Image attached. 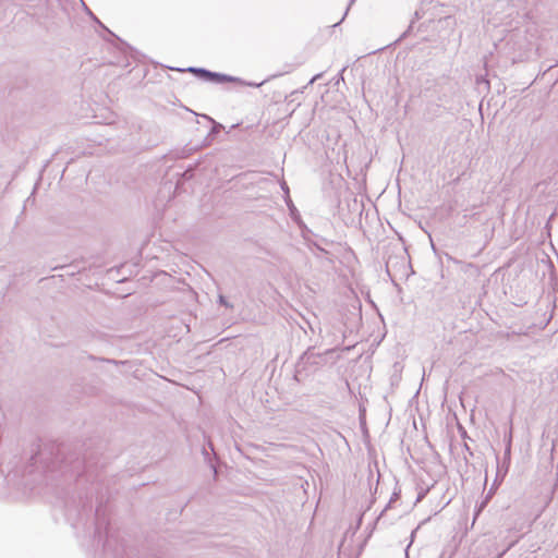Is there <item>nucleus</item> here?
Segmentation results:
<instances>
[{
    "mask_svg": "<svg viewBox=\"0 0 558 558\" xmlns=\"http://www.w3.org/2000/svg\"><path fill=\"white\" fill-rule=\"evenodd\" d=\"M100 514H101V509L100 508H97L96 509V518H97V531L99 532V518H100Z\"/></svg>",
    "mask_w": 558,
    "mask_h": 558,
    "instance_id": "1a4fd4ad",
    "label": "nucleus"
},
{
    "mask_svg": "<svg viewBox=\"0 0 558 558\" xmlns=\"http://www.w3.org/2000/svg\"><path fill=\"white\" fill-rule=\"evenodd\" d=\"M220 128H221V124H217V123H215V125H214V128H213V131H214V132H218Z\"/></svg>",
    "mask_w": 558,
    "mask_h": 558,
    "instance_id": "ddd939ff",
    "label": "nucleus"
},
{
    "mask_svg": "<svg viewBox=\"0 0 558 558\" xmlns=\"http://www.w3.org/2000/svg\"><path fill=\"white\" fill-rule=\"evenodd\" d=\"M353 2H354V0H351V1H350V4H349V7H350V5H351V4L353 3Z\"/></svg>",
    "mask_w": 558,
    "mask_h": 558,
    "instance_id": "6ab92c4d",
    "label": "nucleus"
},
{
    "mask_svg": "<svg viewBox=\"0 0 558 558\" xmlns=\"http://www.w3.org/2000/svg\"><path fill=\"white\" fill-rule=\"evenodd\" d=\"M511 441H512V430L510 429V432L507 436V445L511 446Z\"/></svg>",
    "mask_w": 558,
    "mask_h": 558,
    "instance_id": "9d476101",
    "label": "nucleus"
},
{
    "mask_svg": "<svg viewBox=\"0 0 558 558\" xmlns=\"http://www.w3.org/2000/svg\"><path fill=\"white\" fill-rule=\"evenodd\" d=\"M263 83H247L248 86L259 87Z\"/></svg>",
    "mask_w": 558,
    "mask_h": 558,
    "instance_id": "4468645a",
    "label": "nucleus"
},
{
    "mask_svg": "<svg viewBox=\"0 0 558 558\" xmlns=\"http://www.w3.org/2000/svg\"><path fill=\"white\" fill-rule=\"evenodd\" d=\"M487 495H490V498H492V497H493V495H494V488H490V490L488 492V494H487Z\"/></svg>",
    "mask_w": 558,
    "mask_h": 558,
    "instance_id": "dca6fc26",
    "label": "nucleus"
},
{
    "mask_svg": "<svg viewBox=\"0 0 558 558\" xmlns=\"http://www.w3.org/2000/svg\"><path fill=\"white\" fill-rule=\"evenodd\" d=\"M281 186H282V190H284L286 193L288 194L289 193V189H288L286 182H283Z\"/></svg>",
    "mask_w": 558,
    "mask_h": 558,
    "instance_id": "2eb2a0df",
    "label": "nucleus"
},
{
    "mask_svg": "<svg viewBox=\"0 0 558 558\" xmlns=\"http://www.w3.org/2000/svg\"><path fill=\"white\" fill-rule=\"evenodd\" d=\"M109 546H110V539L107 538L105 544H104V548H105L106 551L108 550Z\"/></svg>",
    "mask_w": 558,
    "mask_h": 558,
    "instance_id": "9b49d317",
    "label": "nucleus"
},
{
    "mask_svg": "<svg viewBox=\"0 0 558 558\" xmlns=\"http://www.w3.org/2000/svg\"><path fill=\"white\" fill-rule=\"evenodd\" d=\"M219 303L226 307H232V305L226 300L223 295H219Z\"/></svg>",
    "mask_w": 558,
    "mask_h": 558,
    "instance_id": "6e6552de",
    "label": "nucleus"
},
{
    "mask_svg": "<svg viewBox=\"0 0 558 558\" xmlns=\"http://www.w3.org/2000/svg\"><path fill=\"white\" fill-rule=\"evenodd\" d=\"M209 82H213V83H226V82L243 83L239 77L230 76V75L221 74V73H217V72H211Z\"/></svg>",
    "mask_w": 558,
    "mask_h": 558,
    "instance_id": "7ed1b4c3",
    "label": "nucleus"
},
{
    "mask_svg": "<svg viewBox=\"0 0 558 558\" xmlns=\"http://www.w3.org/2000/svg\"><path fill=\"white\" fill-rule=\"evenodd\" d=\"M465 449L470 452V454H472V452L470 451V447H468L466 445H465Z\"/></svg>",
    "mask_w": 558,
    "mask_h": 558,
    "instance_id": "a211bd4d",
    "label": "nucleus"
},
{
    "mask_svg": "<svg viewBox=\"0 0 558 558\" xmlns=\"http://www.w3.org/2000/svg\"><path fill=\"white\" fill-rule=\"evenodd\" d=\"M187 71L207 82H209V78L211 76V71L204 69V68H193L192 66V68H189Z\"/></svg>",
    "mask_w": 558,
    "mask_h": 558,
    "instance_id": "20e7f679",
    "label": "nucleus"
},
{
    "mask_svg": "<svg viewBox=\"0 0 558 558\" xmlns=\"http://www.w3.org/2000/svg\"><path fill=\"white\" fill-rule=\"evenodd\" d=\"M335 352L333 348L327 349L324 353H315L314 347L308 348L300 357L298 373L315 372L327 364V355Z\"/></svg>",
    "mask_w": 558,
    "mask_h": 558,
    "instance_id": "f03ea898",
    "label": "nucleus"
},
{
    "mask_svg": "<svg viewBox=\"0 0 558 558\" xmlns=\"http://www.w3.org/2000/svg\"><path fill=\"white\" fill-rule=\"evenodd\" d=\"M490 500V495H486L485 498L476 506L475 513H474V521L477 519L480 513L485 509L487 504Z\"/></svg>",
    "mask_w": 558,
    "mask_h": 558,
    "instance_id": "423d86ee",
    "label": "nucleus"
},
{
    "mask_svg": "<svg viewBox=\"0 0 558 558\" xmlns=\"http://www.w3.org/2000/svg\"><path fill=\"white\" fill-rule=\"evenodd\" d=\"M510 451H511V446L506 445L505 454H506V456H510Z\"/></svg>",
    "mask_w": 558,
    "mask_h": 558,
    "instance_id": "f8f14e48",
    "label": "nucleus"
},
{
    "mask_svg": "<svg viewBox=\"0 0 558 558\" xmlns=\"http://www.w3.org/2000/svg\"><path fill=\"white\" fill-rule=\"evenodd\" d=\"M421 17H422L421 12H420L418 10H416V11H415V13H414V19L411 21V24H410V26H409L408 32L412 28V25H413L414 21H415V20H420Z\"/></svg>",
    "mask_w": 558,
    "mask_h": 558,
    "instance_id": "0eeeda50",
    "label": "nucleus"
},
{
    "mask_svg": "<svg viewBox=\"0 0 558 558\" xmlns=\"http://www.w3.org/2000/svg\"><path fill=\"white\" fill-rule=\"evenodd\" d=\"M47 452L45 450H39L36 454H34L32 458H31V462H32V465L34 466H37L38 463H44V466L43 469L44 470H48L49 466L45 463V457H46Z\"/></svg>",
    "mask_w": 558,
    "mask_h": 558,
    "instance_id": "39448f33",
    "label": "nucleus"
},
{
    "mask_svg": "<svg viewBox=\"0 0 558 558\" xmlns=\"http://www.w3.org/2000/svg\"><path fill=\"white\" fill-rule=\"evenodd\" d=\"M423 497H424V495H423V494H420V495H418V497H417V499H416V501H420Z\"/></svg>",
    "mask_w": 558,
    "mask_h": 558,
    "instance_id": "f3484780",
    "label": "nucleus"
},
{
    "mask_svg": "<svg viewBox=\"0 0 558 558\" xmlns=\"http://www.w3.org/2000/svg\"><path fill=\"white\" fill-rule=\"evenodd\" d=\"M308 325L312 332H318L322 342L328 345H333L335 350L343 342V331L341 324L338 320L328 318L324 326H322V323L319 322L316 325L311 323Z\"/></svg>",
    "mask_w": 558,
    "mask_h": 558,
    "instance_id": "f257e3e1",
    "label": "nucleus"
}]
</instances>
